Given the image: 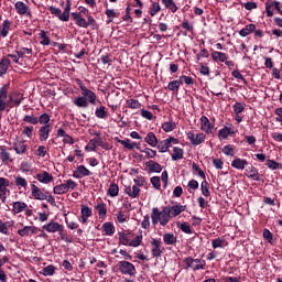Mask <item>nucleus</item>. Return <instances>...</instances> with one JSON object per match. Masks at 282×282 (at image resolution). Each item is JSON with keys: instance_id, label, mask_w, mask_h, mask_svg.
Here are the masks:
<instances>
[{"instance_id": "1", "label": "nucleus", "mask_w": 282, "mask_h": 282, "mask_svg": "<svg viewBox=\"0 0 282 282\" xmlns=\"http://www.w3.org/2000/svg\"><path fill=\"white\" fill-rule=\"evenodd\" d=\"M8 85H4L0 88V112L6 111L8 107H19L24 100L23 94L21 93H14L13 95L9 96L8 100Z\"/></svg>"}, {"instance_id": "2", "label": "nucleus", "mask_w": 282, "mask_h": 282, "mask_svg": "<svg viewBox=\"0 0 282 282\" xmlns=\"http://www.w3.org/2000/svg\"><path fill=\"white\" fill-rule=\"evenodd\" d=\"M151 219L153 226H156V224H160V226H166L169 221H171L169 207H163L161 212L158 207L152 208Z\"/></svg>"}, {"instance_id": "3", "label": "nucleus", "mask_w": 282, "mask_h": 282, "mask_svg": "<svg viewBox=\"0 0 282 282\" xmlns=\"http://www.w3.org/2000/svg\"><path fill=\"white\" fill-rule=\"evenodd\" d=\"M72 17L78 28H91V30H96L98 28L96 19H94L91 15H88V21L85 20L79 12H73Z\"/></svg>"}, {"instance_id": "4", "label": "nucleus", "mask_w": 282, "mask_h": 282, "mask_svg": "<svg viewBox=\"0 0 282 282\" xmlns=\"http://www.w3.org/2000/svg\"><path fill=\"white\" fill-rule=\"evenodd\" d=\"M48 10L51 14H54V17H57L59 21L67 22L69 21V12H72V2L69 0H66V7L64 11H61V9L54 6L48 7Z\"/></svg>"}, {"instance_id": "5", "label": "nucleus", "mask_w": 282, "mask_h": 282, "mask_svg": "<svg viewBox=\"0 0 282 282\" xmlns=\"http://www.w3.org/2000/svg\"><path fill=\"white\" fill-rule=\"evenodd\" d=\"M78 186V183L73 180H67L66 183L59 184L53 188L55 195H65L69 189L74 191Z\"/></svg>"}, {"instance_id": "6", "label": "nucleus", "mask_w": 282, "mask_h": 282, "mask_svg": "<svg viewBox=\"0 0 282 282\" xmlns=\"http://www.w3.org/2000/svg\"><path fill=\"white\" fill-rule=\"evenodd\" d=\"M76 83L82 91V96L90 104L96 105V93L85 87V84L80 79H76Z\"/></svg>"}, {"instance_id": "7", "label": "nucleus", "mask_w": 282, "mask_h": 282, "mask_svg": "<svg viewBox=\"0 0 282 282\" xmlns=\"http://www.w3.org/2000/svg\"><path fill=\"white\" fill-rule=\"evenodd\" d=\"M183 263L185 265V270H194V272H197V270H204L202 259H193L192 257H187L183 260Z\"/></svg>"}, {"instance_id": "8", "label": "nucleus", "mask_w": 282, "mask_h": 282, "mask_svg": "<svg viewBox=\"0 0 282 282\" xmlns=\"http://www.w3.org/2000/svg\"><path fill=\"white\" fill-rule=\"evenodd\" d=\"M42 228L43 230H46V232H51V234L58 232L59 235L65 230V226L54 220H51L48 224L44 225Z\"/></svg>"}, {"instance_id": "9", "label": "nucleus", "mask_w": 282, "mask_h": 282, "mask_svg": "<svg viewBox=\"0 0 282 282\" xmlns=\"http://www.w3.org/2000/svg\"><path fill=\"white\" fill-rule=\"evenodd\" d=\"M119 270L122 274H129L130 276L135 274V265L129 261H120Z\"/></svg>"}, {"instance_id": "10", "label": "nucleus", "mask_w": 282, "mask_h": 282, "mask_svg": "<svg viewBox=\"0 0 282 282\" xmlns=\"http://www.w3.org/2000/svg\"><path fill=\"white\" fill-rule=\"evenodd\" d=\"M151 254L154 258L162 257V252H164V249H162V240L153 238L151 240Z\"/></svg>"}, {"instance_id": "11", "label": "nucleus", "mask_w": 282, "mask_h": 282, "mask_svg": "<svg viewBox=\"0 0 282 282\" xmlns=\"http://www.w3.org/2000/svg\"><path fill=\"white\" fill-rule=\"evenodd\" d=\"M178 142L180 141L175 138L165 139L158 144V150L160 153H166V151L171 149V144H177Z\"/></svg>"}, {"instance_id": "12", "label": "nucleus", "mask_w": 282, "mask_h": 282, "mask_svg": "<svg viewBox=\"0 0 282 282\" xmlns=\"http://www.w3.org/2000/svg\"><path fill=\"white\" fill-rule=\"evenodd\" d=\"M187 138L194 144V147H199L205 140L206 134L204 133H194V132H187Z\"/></svg>"}, {"instance_id": "13", "label": "nucleus", "mask_w": 282, "mask_h": 282, "mask_svg": "<svg viewBox=\"0 0 282 282\" xmlns=\"http://www.w3.org/2000/svg\"><path fill=\"white\" fill-rule=\"evenodd\" d=\"M14 8L18 14H21L22 17H32V11H30V7H28V4H25L23 1L15 2Z\"/></svg>"}, {"instance_id": "14", "label": "nucleus", "mask_w": 282, "mask_h": 282, "mask_svg": "<svg viewBox=\"0 0 282 282\" xmlns=\"http://www.w3.org/2000/svg\"><path fill=\"white\" fill-rule=\"evenodd\" d=\"M272 8H274L279 12H281V2H279V1H271V0H268L265 2V14L269 18L274 17V12H272Z\"/></svg>"}, {"instance_id": "15", "label": "nucleus", "mask_w": 282, "mask_h": 282, "mask_svg": "<svg viewBox=\"0 0 282 282\" xmlns=\"http://www.w3.org/2000/svg\"><path fill=\"white\" fill-rule=\"evenodd\" d=\"M200 129L205 133L210 134V133H213L215 126L213 123H210V120L208 119V117L203 116V117H200Z\"/></svg>"}, {"instance_id": "16", "label": "nucleus", "mask_w": 282, "mask_h": 282, "mask_svg": "<svg viewBox=\"0 0 282 282\" xmlns=\"http://www.w3.org/2000/svg\"><path fill=\"white\" fill-rule=\"evenodd\" d=\"M31 195L33 199H37L40 202L47 199V194L43 193V191H41L40 187L34 184L31 185Z\"/></svg>"}, {"instance_id": "17", "label": "nucleus", "mask_w": 282, "mask_h": 282, "mask_svg": "<svg viewBox=\"0 0 282 282\" xmlns=\"http://www.w3.org/2000/svg\"><path fill=\"white\" fill-rule=\"evenodd\" d=\"M13 151H15L17 155H25L28 153V144L25 141L17 140L13 143Z\"/></svg>"}, {"instance_id": "18", "label": "nucleus", "mask_w": 282, "mask_h": 282, "mask_svg": "<svg viewBox=\"0 0 282 282\" xmlns=\"http://www.w3.org/2000/svg\"><path fill=\"white\" fill-rule=\"evenodd\" d=\"M35 180L41 184H52L54 182V176L50 174V172L44 171L42 173L36 174Z\"/></svg>"}, {"instance_id": "19", "label": "nucleus", "mask_w": 282, "mask_h": 282, "mask_svg": "<svg viewBox=\"0 0 282 282\" xmlns=\"http://www.w3.org/2000/svg\"><path fill=\"white\" fill-rule=\"evenodd\" d=\"M88 175H91V172L85 165H78L73 173V176L77 180H83V177H88Z\"/></svg>"}, {"instance_id": "20", "label": "nucleus", "mask_w": 282, "mask_h": 282, "mask_svg": "<svg viewBox=\"0 0 282 282\" xmlns=\"http://www.w3.org/2000/svg\"><path fill=\"white\" fill-rule=\"evenodd\" d=\"M91 215H93L91 208H89V206L87 205H83L80 210V218H79L80 224H87Z\"/></svg>"}, {"instance_id": "21", "label": "nucleus", "mask_w": 282, "mask_h": 282, "mask_svg": "<svg viewBox=\"0 0 282 282\" xmlns=\"http://www.w3.org/2000/svg\"><path fill=\"white\" fill-rule=\"evenodd\" d=\"M170 210V218L171 217H177L178 215H182L184 210H186V206L184 205H173V206H167Z\"/></svg>"}, {"instance_id": "22", "label": "nucleus", "mask_w": 282, "mask_h": 282, "mask_svg": "<svg viewBox=\"0 0 282 282\" xmlns=\"http://www.w3.org/2000/svg\"><path fill=\"white\" fill-rule=\"evenodd\" d=\"M145 165L149 173H162V165L155 161H148Z\"/></svg>"}, {"instance_id": "23", "label": "nucleus", "mask_w": 282, "mask_h": 282, "mask_svg": "<svg viewBox=\"0 0 282 282\" xmlns=\"http://www.w3.org/2000/svg\"><path fill=\"white\" fill-rule=\"evenodd\" d=\"M98 147H102V149H105V145H102V138L100 137L91 139L86 149H89L90 151H96Z\"/></svg>"}, {"instance_id": "24", "label": "nucleus", "mask_w": 282, "mask_h": 282, "mask_svg": "<svg viewBox=\"0 0 282 282\" xmlns=\"http://www.w3.org/2000/svg\"><path fill=\"white\" fill-rule=\"evenodd\" d=\"M247 177H250L251 180H254L256 182H261V178L259 177V170L254 166H249L246 170Z\"/></svg>"}, {"instance_id": "25", "label": "nucleus", "mask_w": 282, "mask_h": 282, "mask_svg": "<svg viewBox=\"0 0 282 282\" xmlns=\"http://www.w3.org/2000/svg\"><path fill=\"white\" fill-rule=\"evenodd\" d=\"M102 232H105V235H107V237H113V235L116 234V227L113 226L112 223H105L101 227Z\"/></svg>"}, {"instance_id": "26", "label": "nucleus", "mask_w": 282, "mask_h": 282, "mask_svg": "<svg viewBox=\"0 0 282 282\" xmlns=\"http://www.w3.org/2000/svg\"><path fill=\"white\" fill-rule=\"evenodd\" d=\"M18 235H20V237H28V235H36V227L25 226L24 228L18 230Z\"/></svg>"}, {"instance_id": "27", "label": "nucleus", "mask_w": 282, "mask_h": 282, "mask_svg": "<svg viewBox=\"0 0 282 282\" xmlns=\"http://www.w3.org/2000/svg\"><path fill=\"white\" fill-rule=\"evenodd\" d=\"M50 124L42 126L39 130V137L41 142H45L50 138Z\"/></svg>"}, {"instance_id": "28", "label": "nucleus", "mask_w": 282, "mask_h": 282, "mask_svg": "<svg viewBox=\"0 0 282 282\" xmlns=\"http://www.w3.org/2000/svg\"><path fill=\"white\" fill-rule=\"evenodd\" d=\"M126 195H129L132 199H135L140 195V187L138 185H133L132 187H126L124 189Z\"/></svg>"}, {"instance_id": "29", "label": "nucleus", "mask_w": 282, "mask_h": 282, "mask_svg": "<svg viewBox=\"0 0 282 282\" xmlns=\"http://www.w3.org/2000/svg\"><path fill=\"white\" fill-rule=\"evenodd\" d=\"M212 58L213 61H215L216 63H226V61H228V55H226V53H221L218 51H214L212 52Z\"/></svg>"}, {"instance_id": "30", "label": "nucleus", "mask_w": 282, "mask_h": 282, "mask_svg": "<svg viewBox=\"0 0 282 282\" xmlns=\"http://www.w3.org/2000/svg\"><path fill=\"white\" fill-rule=\"evenodd\" d=\"M116 141L119 142V144H122V147H124V149H128V151H133L135 149V147H138V143L131 142V140H129V139L120 140V139L116 138Z\"/></svg>"}, {"instance_id": "31", "label": "nucleus", "mask_w": 282, "mask_h": 282, "mask_svg": "<svg viewBox=\"0 0 282 282\" xmlns=\"http://www.w3.org/2000/svg\"><path fill=\"white\" fill-rule=\"evenodd\" d=\"M10 28H12V22H10V20H4L0 29V36H2V39H6V36H8Z\"/></svg>"}, {"instance_id": "32", "label": "nucleus", "mask_w": 282, "mask_h": 282, "mask_svg": "<svg viewBox=\"0 0 282 282\" xmlns=\"http://www.w3.org/2000/svg\"><path fill=\"white\" fill-rule=\"evenodd\" d=\"M28 204H25L24 202H14L12 212L14 213V215H19V213H23V210H25Z\"/></svg>"}, {"instance_id": "33", "label": "nucleus", "mask_w": 282, "mask_h": 282, "mask_svg": "<svg viewBox=\"0 0 282 282\" xmlns=\"http://www.w3.org/2000/svg\"><path fill=\"white\" fill-rule=\"evenodd\" d=\"M247 165H248V161L242 159H236L231 162V166L234 169H237L238 171H243V169H246Z\"/></svg>"}, {"instance_id": "34", "label": "nucleus", "mask_w": 282, "mask_h": 282, "mask_svg": "<svg viewBox=\"0 0 282 282\" xmlns=\"http://www.w3.org/2000/svg\"><path fill=\"white\" fill-rule=\"evenodd\" d=\"M73 104L75 105V107H79L84 109H87V107H89V101L85 99L83 95L74 99Z\"/></svg>"}, {"instance_id": "35", "label": "nucleus", "mask_w": 282, "mask_h": 282, "mask_svg": "<svg viewBox=\"0 0 282 282\" xmlns=\"http://www.w3.org/2000/svg\"><path fill=\"white\" fill-rule=\"evenodd\" d=\"M162 3L164 8H166V10H170V12H172L173 14H175V12H177L178 10L177 4H175V1L173 0H162Z\"/></svg>"}, {"instance_id": "36", "label": "nucleus", "mask_w": 282, "mask_h": 282, "mask_svg": "<svg viewBox=\"0 0 282 282\" xmlns=\"http://www.w3.org/2000/svg\"><path fill=\"white\" fill-rule=\"evenodd\" d=\"M163 241L165 246H175L177 243V237L173 234H164Z\"/></svg>"}, {"instance_id": "37", "label": "nucleus", "mask_w": 282, "mask_h": 282, "mask_svg": "<svg viewBox=\"0 0 282 282\" xmlns=\"http://www.w3.org/2000/svg\"><path fill=\"white\" fill-rule=\"evenodd\" d=\"M144 142L150 147H158V137H155V133L149 132L144 138Z\"/></svg>"}, {"instance_id": "38", "label": "nucleus", "mask_w": 282, "mask_h": 282, "mask_svg": "<svg viewBox=\"0 0 282 282\" xmlns=\"http://www.w3.org/2000/svg\"><path fill=\"white\" fill-rule=\"evenodd\" d=\"M183 159H184V150H182L178 147L173 148V153H172L173 162H177V160H183Z\"/></svg>"}, {"instance_id": "39", "label": "nucleus", "mask_w": 282, "mask_h": 282, "mask_svg": "<svg viewBox=\"0 0 282 282\" xmlns=\"http://www.w3.org/2000/svg\"><path fill=\"white\" fill-rule=\"evenodd\" d=\"M162 129L165 133H170V131H175V129H177V124L171 119L162 124Z\"/></svg>"}, {"instance_id": "40", "label": "nucleus", "mask_w": 282, "mask_h": 282, "mask_svg": "<svg viewBox=\"0 0 282 282\" xmlns=\"http://www.w3.org/2000/svg\"><path fill=\"white\" fill-rule=\"evenodd\" d=\"M226 246H228V241H226V239H224V238H216V239L212 240V247L214 249L226 248Z\"/></svg>"}, {"instance_id": "41", "label": "nucleus", "mask_w": 282, "mask_h": 282, "mask_svg": "<svg viewBox=\"0 0 282 282\" xmlns=\"http://www.w3.org/2000/svg\"><path fill=\"white\" fill-rule=\"evenodd\" d=\"M8 67H10V59L2 57L0 62V76H4L8 73Z\"/></svg>"}, {"instance_id": "42", "label": "nucleus", "mask_w": 282, "mask_h": 282, "mask_svg": "<svg viewBox=\"0 0 282 282\" xmlns=\"http://www.w3.org/2000/svg\"><path fill=\"white\" fill-rule=\"evenodd\" d=\"M257 30V25L254 24H248L242 30L239 31L240 36H249V34H252Z\"/></svg>"}, {"instance_id": "43", "label": "nucleus", "mask_w": 282, "mask_h": 282, "mask_svg": "<svg viewBox=\"0 0 282 282\" xmlns=\"http://www.w3.org/2000/svg\"><path fill=\"white\" fill-rule=\"evenodd\" d=\"M99 219H105L107 217V205L105 203H100L96 206Z\"/></svg>"}, {"instance_id": "44", "label": "nucleus", "mask_w": 282, "mask_h": 282, "mask_svg": "<svg viewBox=\"0 0 282 282\" xmlns=\"http://www.w3.org/2000/svg\"><path fill=\"white\" fill-rule=\"evenodd\" d=\"M119 243H121V246H129V243H131V234L120 232Z\"/></svg>"}, {"instance_id": "45", "label": "nucleus", "mask_w": 282, "mask_h": 282, "mask_svg": "<svg viewBox=\"0 0 282 282\" xmlns=\"http://www.w3.org/2000/svg\"><path fill=\"white\" fill-rule=\"evenodd\" d=\"M118 193H120V187H118V184L111 183L107 191V195H109V197H118Z\"/></svg>"}, {"instance_id": "46", "label": "nucleus", "mask_w": 282, "mask_h": 282, "mask_svg": "<svg viewBox=\"0 0 282 282\" xmlns=\"http://www.w3.org/2000/svg\"><path fill=\"white\" fill-rule=\"evenodd\" d=\"M126 105L127 107H129V109H140L142 107V104L138 99H133V98L127 99Z\"/></svg>"}, {"instance_id": "47", "label": "nucleus", "mask_w": 282, "mask_h": 282, "mask_svg": "<svg viewBox=\"0 0 282 282\" xmlns=\"http://www.w3.org/2000/svg\"><path fill=\"white\" fill-rule=\"evenodd\" d=\"M0 158L2 162H10V152L6 150V145L0 147Z\"/></svg>"}, {"instance_id": "48", "label": "nucleus", "mask_w": 282, "mask_h": 282, "mask_svg": "<svg viewBox=\"0 0 282 282\" xmlns=\"http://www.w3.org/2000/svg\"><path fill=\"white\" fill-rule=\"evenodd\" d=\"M54 272H56V268L50 264L42 270L41 274H43L44 276H53Z\"/></svg>"}, {"instance_id": "49", "label": "nucleus", "mask_w": 282, "mask_h": 282, "mask_svg": "<svg viewBox=\"0 0 282 282\" xmlns=\"http://www.w3.org/2000/svg\"><path fill=\"white\" fill-rule=\"evenodd\" d=\"M8 226H14V221H8V223H3L1 219H0V232L2 235H9V231H8Z\"/></svg>"}, {"instance_id": "50", "label": "nucleus", "mask_w": 282, "mask_h": 282, "mask_svg": "<svg viewBox=\"0 0 282 282\" xmlns=\"http://www.w3.org/2000/svg\"><path fill=\"white\" fill-rule=\"evenodd\" d=\"M177 226L182 232H185V235H193V230L191 229V225H188V223H178Z\"/></svg>"}, {"instance_id": "51", "label": "nucleus", "mask_w": 282, "mask_h": 282, "mask_svg": "<svg viewBox=\"0 0 282 282\" xmlns=\"http://www.w3.org/2000/svg\"><path fill=\"white\" fill-rule=\"evenodd\" d=\"M181 85H182V82H180V79L172 80V82L169 83L167 89L170 91H178Z\"/></svg>"}, {"instance_id": "52", "label": "nucleus", "mask_w": 282, "mask_h": 282, "mask_svg": "<svg viewBox=\"0 0 282 282\" xmlns=\"http://www.w3.org/2000/svg\"><path fill=\"white\" fill-rule=\"evenodd\" d=\"M43 124V127L50 124V115L47 113H42L39 118H37V124Z\"/></svg>"}, {"instance_id": "53", "label": "nucleus", "mask_w": 282, "mask_h": 282, "mask_svg": "<svg viewBox=\"0 0 282 282\" xmlns=\"http://www.w3.org/2000/svg\"><path fill=\"white\" fill-rule=\"evenodd\" d=\"M105 106H100L99 108H97L95 111L96 118H100L101 120L107 118V112L105 111Z\"/></svg>"}, {"instance_id": "54", "label": "nucleus", "mask_w": 282, "mask_h": 282, "mask_svg": "<svg viewBox=\"0 0 282 282\" xmlns=\"http://www.w3.org/2000/svg\"><path fill=\"white\" fill-rule=\"evenodd\" d=\"M23 122H28L29 124H39V118L33 115H26L23 118Z\"/></svg>"}, {"instance_id": "55", "label": "nucleus", "mask_w": 282, "mask_h": 282, "mask_svg": "<svg viewBox=\"0 0 282 282\" xmlns=\"http://www.w3.org/2000/svg\"><path fill=\"white\" fill-rule=\"evenodd\" d=\"M150 182H151L153 188H155L156 191H160V188H162V183L160 181V176L151 177Z\"/></svg>"}, {"instance_id": "56", "label": "nucleus", "mask_w": 282, "mask_h": 282, "mask_svg": "<svg viewBox=\"0 0 282 282\" xmlns=\"http://www.w3.org/2000/svg\"><path fill=\"white\" fill-rule=\"evenodd\" d=\"M200 191H202L204 197H210V191L208 189V182L207 181L202 182Z\"/></svg>"}, {"instance_id": "57", "label": "nucleus", "mask_w": 282, "mask_h": 282, "mask_svg": "<svg viewBox=\"0 0 282 282\" xmlns=\"http://www.w3.org/2000/svg\"><path fill=\"white\" fill-rule=\"evenodd\" d=\"M265 166H268V169H271V171H276L279 166H281V163L274 160H267Z\"/></svg>"}, {"instance_id": "58", "label": "nucleus", "mask_w": 282, "mask_h": 282, "mask_svg": "<svg viewBox=\"0 0 282 282\" xmlns=\"http://www.w3.org/2000/svg\"><path fill=\"white\" fill-rule=\"evenodd\" d=\"M228 135H230V128L228 127L220 129L218 132V137L220 138V140H226Z\"/></svg>"}, {"instance_id": "59", "label": "nucleus", "mask_w": 282, "mask_h": 282, "mask_svg": "<svg viewBox=\"0 0 282 282\" xmlns=\"http://www.w3.org/2000/svg\"><path fill=\"white\" fill-rule=\"evenodd\" d=\"M181 85H194L195 84V80L193 79V77L191 76H180L178 78Z\"/></svg>"}, {"instance_id": "60", "label": "nucleus", "mask_w": 282, "mask_h": 282, "mask_svg": "<svg viewBox=\"0 0 282 282\" xmlns=\"http://www.w3.org/2000/svg\"><path fill=\"white\" fill-rule=\"evenodd\" d=\"M142 243V235L135 236L133 240H130L129 246L131 248H138Z\"/></svg>"}, {"instance_id": "61", "label": "nucleus", "mask_w": 282, "mask_h": 282, "mask_svg": "<svg viewBox=\"0 0 282 282\" xmlns=\"http://www.w3.org/2000/svg\"><path fill=\"white\" fill-rule=\"evenodd\" d=\"M15 185L22 186V188H28V180L23 176H15Z\"/></svg>"}, {"instance_id": "62", "label": "nucleus", "mask_w": 282, "mask_h": 282, "mask_svg": "<svg viewBox=\"0 0 282 282\" xmlns=\"http://www.w3.org/2000/svg\"><path fill=\"white\" fill-rule=\"evenodd\" d=\"M40 37L42 39V41L40 42L41 45H50V36H47V32L41 31Z\"/></svg>"}, {"instance_id": "63", "label": "nucleus", "mask_w": 282, "mask_h": 282, "mask_svg": "<svg viewBox=\"0 0 282 282\" xmlns=\"http://www.w3.org/2000/svg\"><path fill=\"white\" fill-rule=\"evenodd\" d=\"M160 10H162V8L160 7L159 2H154L151 8H150V14L151 17H155L158 12H160Z\"/></svg>"}, {"instance_id": "64", "label": "nucleus", "mask_w": 282, "mask_h": 282, "mask_svg": "<svg viewBox=\"0 0 282 282\" xmlns=\"http://www.w3.org/2000/svg\"><path fill=\"white\" fill-rule=\"evenodd\" d=\"M19 58H23V56H25V54H32V48L29 47H22L17 52Z\"/></svg>"}]
</instances>
